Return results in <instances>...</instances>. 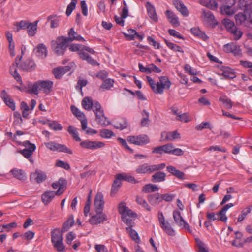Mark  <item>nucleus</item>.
Segmentation results:
<instances>
[{
    "mask_svg": "<svg viewBox=\"0 0 252 252\" xmlns=\"http://www.w3.org/2000/svg\"><path fill=\"white\" fill-rule=\"evenodd\" d=\"M53 82L50 80H39L33 84L29 85L28 93L38 94L39 90H42L46 94H49L52 91Z\"/></svg>",
    "mask_w": 252,
    "mask_h": 252,
    "instance_id": "1",
    "label": "nucleus"
},
{
    "mask_svg": "<svg viewBox=\"0 0 252 252\" xmlns=\"http://www.w3.org/2000/svg\"><path fill=\"white\" fill-rule=\"evenodd\" d=\"M165 167L166 164L164 163L158 164H150L148 163H145L139 165L136 168L135 172L138 174H150L156 171L162 170Z\"/></svg>",
    "mask_w": 252,
    "mask_h": 252,
    "instance_id": "2",
    "label": "nucleus"
},
{
    "mask_svg": "<svg viewBox=\"0 0 252 252\" xmlns=\"http://www.w3.org/2000/svg\"><path fill=\"white\" fill-rule=\"evenodd\" d=\"M62 233L58 228L54 229L51 231V242L54 247L58 252H64L65 251Z\"/></svg>",
    "mask_w": 252,
    "mask_h": 252,
    "instance_id": "3",
    "label": "nucleus"
},
{
    "mask_svg": "<svg viewBox=\"0 0 252 252\" xmlns=\"http://www.w3.org/2000/svg\"><path fill=\"white\" fill-rule=\"evenodd\" d=\"M69 42L64 36H59L56 41L53 40L51 47L54 52L58 55H63Z\"/></svg>",
    "mask_w": 252,
    "mask_h": 252,
    "instance_id": "4",
    "label": "nucleus"
},
{
    "mask_svg": "<svg viewBox=\"0 0 252 252\" xmlns=\"http://www.w3.org/2000/svg\"><path fill=\"white\" fill-rule=\"evenodd\" d=\"M22 57V55L21 56H17L15 58V63L16 66L21 70L23 71L30 72L35 69L36 65L34 61L31 59H28L25 60L24 62L20 63Z\"/></svg>",
    "mask_w": 252,
    "mask_h": 252,
    "instance_id": "5",
    "label": "nucleus"
},
{
    "mask_svg": "<svg viewBox=\"0 0 252 252\" xmlns=\"http://www.w3.org/2000/svg\"><path fill=\"white\" fill-rule=\"evenodd\" d=\"M173 217L175 223L178 226L187 230L189 233H191L192 230L190 229L189 224L182 217L180 211L178 210H174L173 212Z\"/></svg>",
    "mask_w": 252,
    "mask_h": 252,
    "instance_id": "6",
    "label": "nucleus"
},
{
    "mask_svg": "<svg viewBox=\"0 0 252 252\" xmlns=\"http://www.w3.org/2000/svg\"><path fill=\"white\" fill-rule=\"evenodd\" d=\"M46 147L52 151H57L58 152H63L69 154H72V151L68 148L64 144H61L55 142H49L45 143Z\"/></svg>",
    "mask_w": 252,
    "mask_h": 252,
    "instance_id": "7",
    "label": "nucleus"
},
{
    "mask_svg": "<svg viewBox=\"0 0 252 252\" xmlns=\"http://www.w3.org/2000/svg\"><path fill=\"white\" fill-rule=\"evenodd\" d=\"M127 141L136 145L143 146L150 142V139L147 135H130L127 137Z\"/></svg>",
    "mask_w": 252,
    "mask_h": 252,
    "instance_id": "8",
    "label": "nucleus"
},
{
    "mask_svg": "<svg viewBox=\"0 0 252 252\" xmlns=\"http://www.w3.org/2000/svg\"><path fill=\"white\" fill-rule=\"evenodd\" d=\"M22 144L26 148L19 151V152L26 158H30L36 149L35 145L28 140L24 141Z\"/></svg>",
    "mask_w": 252,
    "mask_h": 252,
    "instance_id": "9",
    "label": "nucleus"
},
{
    "mask_svg": "<svg viewBox=\"0 0 252 252\" xmlns=\"http://www.w3.org/2000/svg\"><path fill=\"white\" fill-rule=\"evenodd\" d=\"M160 82L157 83V90L158 94H161L164 89H169L171 86V82L167 76H163L159 78Z\"/></svg>",
    "mask_w": 252,
    "mask_h": 252,
    "instance_id": "10",
    "label": "nucleus"
},
{
    "mask_svg": "<svg viewBox=\"0 0 252 252\" xmlns=\"http://www.w3.org/2000/svg\"><path fill=\"white\" fill-rule=\"evenodd\" d=\"M80 146L86 149L95 150L105 146V143L101 141L85 140L80 143Z\"/></svg>",
    "mask_w": 252,
    "mask_h": 252,
    "instance_id": "11",
    "label": "nucleus"
},
{
    "mask_svg": "<svg viewBox=\"0 0 252 252\" xmlns=\"http://www.w3.org/2000/svg\"><path fill=\"white\" fill-rule=\"evenodd\" d=\"M118 211L119 213L121 215V217H129L132 218H136L137 217L136 213L129 209L124 202L119 203Z\"/></svg>",
    "mask_w": 252,
    "mask_h": 252,
    "instance_id": "12",
    "label": "nucleus"
},
{
    "mask_svg": "<svg viewBox=\"0 0 252 252\" xmlns=\"http://www.w3.org/2000/svg\"><path fill=\"white\" fill-rule=\"evenodd\" d=\"M46 178L47 176L45 173L39 169H36L34 172L31 173L30 175V180L38 184L42 183L46 180Z\"/></svg>",
    "mask_w": 252,
    "mask_h": 252,
    "instance_id": "13",
    "label": "nucleus"
},
{
    "mask_svg": "<svg viewBox=\"0 0 252 252\" xmlns=\"http://www.w3.org/2000/svg\"><path fill=\"white\" fill-rule=\"evenodd\" d=\"M248 11L245 10L244 12L239 13L235 15V19L237 25L248 27Z\"/></svg>",
    "mask_w": 252,
    "mask_h": 252,
    "instance_id": "14",
    "label": "nucleus"
},
{
    "mask_svg": "<svg viewBox=\"0 0 252 252\" xmlns=\"http://www.w3.org/2000/svg\"><path fill=\"white\" fill-rule=\"evenodd\" d=\"M66 181L63 178H60L58 182L52 183V187L53 189L58 188L57 191H55L57 195H60L63 193L66 188Z\"/></svg>",
    "mask_w": 252,
    "mask_h": 252,
    "instance_id": "15",
    "label": "nucleus"
},
{
    "mask_svg": "<svg viewBox=\"0 0 252 252\" xmlns=\"http://www.w3.org/2000/svg\"><path fill=\"white\" fill-rule=\"evenodd\" d=\"M94 205L95 206L96 212H102L104 201L103 199V195L101 192H97L95 195Z\"/></svg>",
    "mask_w": 252,
    "mask_h": 252,
    "instance_id": "16",
    "label": "nucleus"
},
{
    "mask_svg": "<svg viewBox=\"0 0 252 252\" xmlns=\"http://www.w3.org/2000/svg\"><path fill=\"white\" fill-rule=\"evenodd\" d=\"M96 214L93 216L89 220L92 224H98L103 223L107 220V216L102 212H96Z\"/></svg>",
    "mask_w": 252,
    "mask_h": 252,
    "instance_id": "17",
    "label": "nucleus"
},
{
    "mask_svg": "<svg viewBox=\"0 0 252 252\" xmlns=\"http://www.w3.org/2000/svg\"><path fill=\"white\" fill-rule=\"evenodd\" d=\"M33 51L37 57L41 59H43L47 56V48L43 43L38 44Z\"/></svg>",
    "mask_w": 252,
    "mask_h": 252,
    "instance_id": "18",
    "label": "nucleus"
},
{
    "mask_svg": "<svg viewBox=\"0 0 252 252\" xmlns=\"http://www.w3.org/2000/svg\"><path fill=\"white\" fill-rule=\"evenodd\" d=\"M147 11L150 18L154 22L158 21V16L156 13V9L153 5L150 2H147L145 5Z\"/></svg>",
    "mask_w": 252,
    "mask_h": 252,
    "instance_id": "19",
    "label": "nucleus"
},
{
    "mask_svg": "<svg viewBox=\"0 0 252 252\" xmlns=\"http://www.w3.org/2000/svg\"><path fill=\"white\" fill-rule=\"evenodd\" d=\"M173 4L177 10L183 16L186 17L189 15V11L186 6L181 0H173Z\"/></svg>",
    "mask_w": 252,
    "mask_h": 252,
    "instance_id": "20",
    "label": "nucleus"
},
{
    "mask_svg": "<svg viewBox=\"0 0 252 252\" xmlns=\"http://www.w3.org/2000/svg\"><path fill=\"white\" fill-rule=\"evenodd\" d=\"M68 35V37H65V38L69 43L73 40L85 41V40L81 35L78 34L77 33L75 32L73 28H71L69 30Z\"/></svg>",
    "mask_w": 252,
    "mask_h": 252,
    "instance_id": "21",
    "label": "nucleus"
},
{
    "mask_svg": "<svg viewBox=\"0 0 252 252\" xmlns=\"http://www.w3.org/2000/svg\"><path fill=\"white\" fill-rule=\"evenodd\" d=\"M156 172L151 176V181L153 183H159L162 182L166 180V174L159 171H156Z\"/></svg>",
    "mask_w": 252,
    "mask_h": 252,
    "instance_id": "22",
    "label": "nucleus"
},
{
    "mask_svg": "<svg viewBox=\"0 0 252 252\" xmlns=\"http://www.w3.org/2000/svg\"><path fill=\"white\" fill-rule=\"evenodd\" d=\"M56 195L57 194L54 191H46L44 192L41 196L42 202L46 205H48L52 201Z\"/></svg>",
    "mask_w": 252,
    "mask_h": 252,
    "instance_id": "23",
    "label": "nucleus"
},
{
    "mask_svg": "<svg viewBox=\"0 0 252 252\" xmlns=\"http://www.w3.org/2000/svg\"><path fill=\"white\" fill-rule=\"evenodd\" d=\"M147 199L149 202L154 206H156L158 204L162 201V198H161V195L158 193H156L152 194H149L147 196Z\"/></svg>",
    "mask_w": 252,
    "mask_h": 252,
    "instance_id": "24",
    "label": "nucleus"
},
{
    "mask_svg": "<svg viewBox=\"0 0 252 252\" xmlns=\"http://www.w3.org/2000/svg\"><path fill=\"white\" fill-rule=\"evenodd\" d=\"M95 116L96 121L101 126H107L110 124V122L104 116L103 111L96 113Z\"/></svg>",
    "mask_w": 252,
    "mask_h": 252,
    "instance_id": "25",
    "label": "nucleus"
},
{
    "mask_svg": "<svg viewBox=\"0 0 252 252\" xmlns=\"http://www.w3.org/2000/svg\"><path fill=\"white\" fill-rule=\"evenodd\" d=\"M10 172L14 178L19 180L24 181L27 178L25 171L22 169L14 168L10 171Z\"/></svg>",
    "mask_w": 252,
    "mask_h": 252,
    "instance_id": "26",
    "label": "nucleus"
},
{
    "mask_svg": "<svg viewBox=\"0 0 252 252\" xmlns=\"http://www.w3.org/2000/svg\"><path fill=\"white\" fill-rule=\"evenodd\" d=\"M39 20H36L32 23H29L27 27V33L30 37L34 36L37 32V24Z\"/></svg>",
    "mask_w": 252,
    "mask_h": 252,
    "instance_id": "27",
    "label": "nucleus"
},
{
    "mask_svg": "<svg viewBox=\"0 0 252 252\" xmlns=\"http://www.w3.org/2000/svg\"><path fill=\"white\" fill-rule=\"evenodd\" d=\"M160 226L167 235L171 236H174L175 235L174 230L168 221L162 223V224L160 225Z\"/></svg>",
    "mask_w": 252,
    "mask_h": 252,
    "instance_id": "28",
    "label": "nucleus"
},
{
    "mask_svg": "<svg viewBox=\"0 0 252 252\" xmlns=\"http://www.w3.org/2000/svg\"><path fill=\"white\" fill-rule=\"evenodd\" d=\"M119 175L116 174L115 175V180L112 184L111 190V196L115 194L116 192L118 191L119 188L121 187L122 183L121 182V180L120 178H119Z\"/></svg>",
    "mask_w": 252,
    "mask_h": 252,
    "instance_id": "29",
    "label": "nucleus"
},
{
    "mask_svg": "<svg viewBox=\"0 0 252 252\" xmlns=\"http://www.w3.org/2000/svg\"><path fill=\"white\" fill-rule=\"evenodd\" d=\"M167 18L170 22L174 26L177 27L180 25L178 18L171 11L169 10H166L165 12Z\"/></svg>",
    "mask_w": 252,
    "mask_h": 252,
    "instance_id": "30",
    "label": "nucleus"
},
{
    "mask_svg": "<svg viewBox=\"0 0 252 252\" xmlns=\"http://www.w3.org/2000/svg\"><path fill=\"white\" fill-rule=\"evenodd\" d=\"M119 177L121 180H124L132 184H137L139 181L136 180L133 176L126 173H122L118 174Z\"/></svg>",
    "mask_w": 252,
    "mask_h": 252,
    "instance_id": "31",
    "label": "nucleus"
},
{
    "mask_svg": "<svg viewBox=\"0 0 252 252\" xmlns=\"http://www.w3.org/2000/svg\"><path fill=\"white\" fill-rule=\"evenodd\" d=\"M221 75L226 79H233L236 77L234 70L229 67H223Z\"/></svg>",
    "mask_w": 252,
    "mask_h": 252,
    "instance_id": "32",
    "label": "nucleus"
},
{
    "mask_svg": "<svg viewBox=\"0 0 252 252\" xmlns=\"http://www.w3.org/2000/svg\"><path fill=\"white\" fill-rule=\"evenodd\" d=\"M159 190L158 186L155 184L151 183L147 184L142 188V191L145 193H149L158 191Z\"/></svg>",
    "mask_w": 252,
    "mask_h": 252,
    "instance_id": "33",
    "label": "nucleus"
},
{
    "mask_svg": "<svg viewBox=\"0 0 252 252\" xmlns=\"http://www.w3.org/2000/svg\"><path fill=\"white\" fill-rule=\"evenodd\" d=\"M74 220L73 216L69 217L63 223L61 230L62 232H65L69 230L70 227L73 225Z\"/></svg>",
    "mask_w": 252,
    "mask_h": 252,
    "instance_id": "34",
    "label": "nucleus"
},
{
    "mask_svg": "<svg viewBox=\"0 0 252 252\" xmlns=\"http://www.w3.org/2000/svg\"><path fill=\"white\" fill-rule=\"evenodd\" d=\"M92 99L89 97H84L82 101V105L83 107L87 110H90L93 105Z\"/></svg>",
    "mask_w": 252,
    "mask_h": 252,
    "instance_id": "35",
    "label": "nucleus"
},
{
    "mask_svg": "<svg viewBox=\"0 0 252 252\" xmlns=\"http://www.w3.org/2000/svg\"><path fill=\"white\" fill-rule=\"evenodd\" d=\"M114 80L113 79L108 78L105 79L100 87V89L109 90L113 87Z\"/></svg>",
    "mask_w": 252,
    "mask_h": 252,
    "instance_id": "36",
    "label": "nucleus"
},
{
    "mask_svg": "<svg viewBox=\"0 0 252 252\" xmlns=\"http://www.w3.org/2000/svg\"><path fill=\"white\" fill-rule=\"evenodd\" d=\"M252 210V205L249 206L242 210L241 214L239 216L237 221L241 222L246 217L247 215L251 213Z\"/></svg>",
    "mask_w": 252,
    "mask_h": 252,
    "instance_id": "37",
    "label": "nucleus"
},
{
    "mask_svg": "<svg viewBox=\"0 0 252 252\" xmlns=\"http://www.w3.org/2000/svg\"><path fill=\"white\" fill-rule=\"evenodd\" d=\"M113 126L116 129L123 130L127 127V122L126 119L123 118L117 121Z\"/></svg>",
    "mask_w": 252,
    "mask_h": 252,
    "instance_id": "38",
    "label": "nucleus"
},
{
    "mask_svg": "<svg viewBox=\"0 0 252 252\" xmlns=\"http://www.w3.org/2000/svg\"><path fill=\"white\" fill-rule=\"evenodd\" d=\"M48 125L49 127L54 131H60L63 129L62 125L55 121L48 120Z\"/></svg>",
    "mask_w": 252,
    "mask_h": 252,
    "instance_id": "39",
    "label": "nucleus"
},
{
    "mask_svg": "<svg viewBox=\"0 0 252 252\" xmlns=\"http://www.w3.org/2000/svg\"><path fill=\"white\" fill-rule=\"evenodd\" d=\"M67 131L71 134L73 138L76 141H80L81 138L79 137L77 129L73 126H70L68 127Z\"/></svg>",
    "mask_w": 252,
    "mask_h": 252,
    "instance_id": "40",
    "label": "nucleus"
},
{
    "mask_svg": "<svg viewBox=\"0 0 252 252\" xmlns=\"http://www.w3.org/2000/svg\"><path fill=\"white\" fill-rule=\"evenodd\" d=\"M126 231L129 233L131 238L134 240L136 243H139L140 241V239L138 236V234L137 232L130 227H126Z\"/></svg>",
    "mask_w": 252,
    "mask_h": 252,
    "instance_id": "41",
    "label": "nucleus"
},
{
    "mask_svg": "<svg viewBox=\"0 0 252 252\" xmlns=\"http://www.w3.org/2000/svg\"><path fill=\"white\" fill-rule=\"evenodd\" d=\"M99 135L103 138L109 139L115 136L114 132L107 129H103L100 131Z\"/></svg>",
    "mask_w": 252,
    "mask_h": 252,
    "instance_id": "42",
    "label": "nucleus"
},
{
    "mask_svg": "<svg viewBox=\"0 0 252 252\" xmlns=\"http://www.w3.org/2000/svg\"><path fill=\"white\" fill-rule=\"evenodd\" d=\"M164 41H165V42L166 45L171 50H172L175 52H181L182 53L184 52L183 50H182V48L180 46H179L175 44H174L171 42H169L168 40H167L166 39H165Z\"/></svg>",
    "mask_w": 252,
    "mask_h": 252,
    "instance_id": "43",
    "label": "nucleus"
},
{
    "mask_svg": "<svg viewBox=\"0 0 252 252\" xmlns=\"http://www.w3.org/2000/svg\"><path fill=\"white\" fill-rule=\"evenodd\" d=\"M136 201L139 205L142 206L146 210L148 211H151V207L148 205L147 201L142 197L137 196L136 197Z\"/></svg>",
    "mask_w": 252,
    "mask_h": 252,
    "instance_id": "44",
    "label": "nucleus"
},
{
    "mask_svg": "<svg viewBox=\"0 0 252 252\" xmlns=\"http://www.w3.org/2000/svg\"><path fill=\"white\" fill-rule=\"evenodd\" d=\"M143 118L141 121V125L142 127L148 126L149 122V114L146 110H144L142 113Z\"/></svg>",
    "mask_w": 252,
    "mask_h": 252,
    "instance_id": "45",
    "label": "nucleus"
},
{
    "mask_svg": "<svg viewBox=\"0 0 252 252\" xmlns=\"http://www.w3.org/2000/svg\"><path fill=\"white\" fill-rule=\"evenodd\" d=\"M222 22L228 32L236 27L234 23L228 19H223Z\"/></svg>",
    "mask_w": 252,
    "mask_h": 252,
    "instance_id": "46",
    "label": "nucleus"
},
{
    "mask_svg": "<svg viewBox=\"0 0 252 252\" xmlns=\"http://www.w3.org/2000/svg\"><path fill=\"white\" fill-rule=\"evenodd\" d=\"M219 101L222 103L226 109H231L233 106V102L231 99L227 98L226 96L221 97L219 98Z\"/></svg>",
    "mask_w": 252,
    "mask_h": 252,
    "instance_id": "47",
    "label": "nucleus"
},
{
    "mask_svg": "<svg viewBox=\"0 0 252 252\" xmlns=\"http://www.w3.org/2000/svg\"><path fill=\"white\" fill-rule=\"evenodd\" d=\"M229 32L233 35V39L235 40H239L243 34L241 30H239L237 27Z\"/></svg>",
    "mask_w": 252,
    "mask_h": 252,
    "instance_id": "48",
    "label": "nucleus"
},
{
    "mask_svg": "<svg viewBox=\"0 0 252 252\" xmlns=\"http://www.w3.org/2000/svg\"><path fill=\"white\" fill-rule=\"evenodd\" d=\"M77 3V0H71V2L67 5L66 10V15L67 16L70 15L73 10L75 8Z\"/></svg>",
    "mask_w": 252,
    "mask_h": 252,
    "instance_id": "49",
    "label": "nucleus"
},
{
    "mask_svg": "<svg viewBox=\"0 0 252 252\" xmlns=\"http://www.w3.org/2000/svg\"><path fill=\"white\" fill-rule=\"evenodd\" d=\"M176 119L178 121L185 123H187L190 121L189 115L187 113L179 114L176 117Z\"/></svg>",
    "mask_w": 252,
    "mask_h": 252,
    "instance_id": "50",
    "label": "nucleus"
},
{
    "mask_svg": "<svg viewBox=\"0 0 252 252\" xmlns=\"http://www.w3.org/2000/svg\"><path fill=\"white\" fill-rule=\"evenodd\" d=\"M240 64L244 67L249 68L248 71L249 74L252 76V63L247 61L241 60L240 61Z\"/></svg>",
    "mask_w": 252,
    "mask_h": 252,
    "instance_id": "51",
    "label": "nucleus"
},
{
    "mask_svg": "<svg viewBox=\"0 0 252 252\" xmlns=\"http://www.w3.org/2000/svg\"><path fill=\"white\" fill-rule=\"evenodd\" d=\"M29 23L30 22L28 21L21 20L19 23H17V32H19L21 30L27 29Z\"/></svg>",
    "mask_w": 252,
    "mask_h": 252,
    "instance_id": "52",
    "label": "nucleus"
},
{
    "mask_svg": "<svg viewBox=\"0 0 252 252\" xmlns=\"http://www.w3.org/2000/svg\"><path fill=\"white\" fill-rule=\"evenodd\" d=\"M203 15L205 18V19L206 21H207L208 23H213L215 17L212 14V13L209 11H203Z\"/></svg>",
    "mask_w": 252,
    "mask_h": 252,
    "instance_id": "53",
    "label": "nucleus"
},
{
    "mask_svg": "<svg viewBox=\"0 0 252 252\" xmlns=\"http://www.w3.org/2000/svg\"><path fill=\"white\" fill-rule=\"evenodd\" d=\"M71 110L72 113L76 116L77 117L82 119L85 117L84 113L81 112L77 107L75 106L72 105L71 106Z\"/></svg>",
    "mask_w": 252,
    "mask_h": 252,
    "instance_id": "54",
    "label": "nucleus"
},
{
    "mask_svg": "<svg viewBox=\"0 0 252 252\" xmlns=\"http://www.w3.org/2000/svg\"><path fill=\"white\" fill-rule=\"evenodd\" d=\"M213 127L210 125L209 122H202L196 126L195 129L197 130H202L204 128H209L212 129Z\"/></svg>",
    "mask_w": 252,
    "mask_h": 252,
    "instance_id": "55",
    "label": "nucleus"
},
{
    "mask_svg": "<svg viewBox=\"0 0 252 252\" xmlns=\"http://www.w3.org/2000/svg\"><path fill=\"white\" fill-rule=\"evenodd\" d=\"M218 216V220H221L222 222H226L227 220V217L226 215V212L220 210L218 213L216 214Z\"/></svg>",
    "mask_w": 252,
    "mask_h": 252,
    "instance_id": "56",
    "label": "nucleus"
},
{
    "mask_svg": "<svg viewBox=\"0 0 252 252\" xmlns=\"http://www.w3.org/2000/svg\"><path fill=\"white\" fill-rule=\"evenodd\" d=\"M56 166L64 169L66 170H68L70 169V166L68 163L60 160H57L56 161Z\"/></svg>",
    "mask_w": 252,
    "mask_h": 252,
    "instance_id": "57",
    "label": "nucleus"
},
{
    "mask_svg": "<svg viewBox=\"0 0 252 252\" xmlns=\"http://www.w3.org/2000/svg\"><path fill=\"white\" fill-rule=\"evenodd\" d=\"M221 13L223 14L231 16L234 14V11L229 6H224L221 8Z\"/></svg>",
    "mask_w": 252,
    "mask_h": 252,
    "instance_id": "58",
    "label": "nucleus"
},
{
    "mask_svg": "<svg viewBox=\"0 0 252 252\" xmlns=\"http://www.w3.org/2000/svg\"><path fill=\"white\" fill-rule=\"evenodd\" d=\"M117 140L121 143V144L125 148V149L128 150L130 153H134V150L129 147V146L127 145V143L126 140L120 137H119Z\"/></svg>",
    "mask_w": 252,
    "mask_h": 252,
    "instance_id": "59",
    "label": "nucleus"
},
{
    "mask_svg": "<svg viewBox=\"0 0 252 252\" xmlns=\"http://www.w3.org/2000/svg\"><path fill=\"white\" fill-rule=\"evenodd\" d=\"M13 68L12 67L10 69V72L11 74L13 76V77L16 79V80L20 84L22 83V78L20 75V74L18 73L17 70L16 69H14L13 71Z\"/></svg>",
    "mask_w": 252,
    "mask_h": 252,
    "instance_id": "60",
    "label": "nucleus"
},
{
    "mask_svg": "<svg viewBox=\"0 0 252 252\" xmlns=\"http://www.w3.org/2000/svg\"><path fill=\"white\" fill-rule=\"evenodd\" d=\"M146 78H147V80L151 89L153 91V92L156 94H158L157 92H156L157 91H156L157 84L155 83V81L151 77H150V76H146Z\"/></svg>",
    "mask_w": 252,
    "mask_h": 252,
    "instance_id": "61",
    "label": "nucleus"
},
{
    "mask_svg": "<svg viewBox=\"0 0 252 252\" xmlns=\"http://www.w3.org/2000/svg\"><path fill=\"white\" fill-rule=\"evenodd\" d=\"M168 141H172L176 139L180 138V134L177 131H174L173 132H168Z\"/></svg>",
    "mask_w": 252,
    "mask_h": 252,
    "instance_id": "62",
    "label": "nucleus"
},
{
    "mask_svg": "<svg viewBox=\"0 0 252 252\" xmlns=\"http://www.w3.org/2000/svg\"><path fill=\"white\" fill-rule=\"evenodd\" d=\"M93 109V111L96 115V113L101 112V111H103L101 108V106L100 103L97 101H94L93 103V105L92 108Z\"/></svg>",
    "mask_w": 252,
    "mask_h": 252,
    "instance_id": "63",
    "label": "nucleus"
},
{
    "mask_svg": "<svg viewBox=\"0 0 252 252\" xmlns=\"http://www.w3.org/2000/svg\"><path fill=\"white\" fill-rule=\"evenodd\" d=\"M175 197V195L170 193H165L161 195V198L162 200H165L166 202H170L173 200Z\"/></svg>",
    "mask_w": 252,
    "mask_h": 252,
    "instance_id": "64",
    "label": "nucleus"
}]
</instances>
